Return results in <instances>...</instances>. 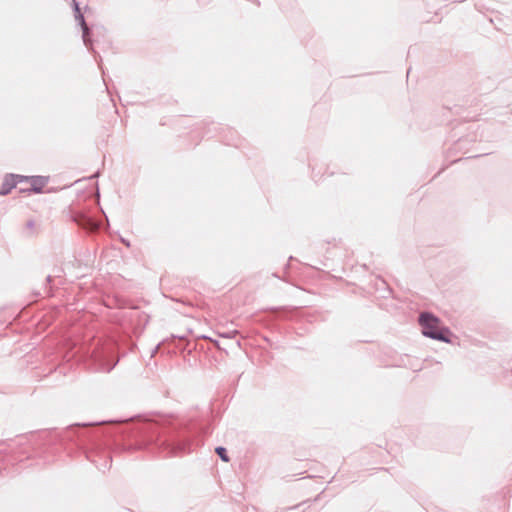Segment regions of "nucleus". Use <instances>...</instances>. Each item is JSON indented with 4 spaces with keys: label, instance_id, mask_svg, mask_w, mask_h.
<instances>
[{
    "label": "nucleus",
    "instance_id": "f257e3e1",
    "mask_svg": "<svg viewBox=\"0 0 512 512\" xmlns=\"http://www.w3.org/2000/svg\"><path fill=\"white\" fill-rule=\"evenodd\" d=\"M419 323L422 326V332L425 336L444 341L449 342V339L446 337V335L449 333V330L442 327L440 325V321L437 317L430 313H422L419 317Z\"/></svg>",
    "mask_w": 512,
    "mask_h": 512
},
{
    "label": "nucleus",
    "instance_id": "f03ea898",
    "mask_svg": "<svg viewBox=\"0 0 512 512\" xmlns=\"http://www.w3.org/2000/svg\"><path fill=\"white\" fill-rule=\"evenodd\" d=\"M26 179V177L20 176V175H10V177H7L5 181L3 182L2 188L0 190V194L6 195L8 194L16 185L18 182L23 181Z\"/></svg>",
    "mask_w": 512,
    "mask_h": 512
},
{
    "label": "nucleus",
    "instance_id": "7ed1b4c3",
    "mask_svg": "<svg viewBox=\"0 0 512 512\" xmlns=\"http://www.w3.org/2000/svg\"><path fill=\"white\" fill-rule=\"evenodd\" d=\"M75 9L78 13V15L76 16V18L79 20L81 26H82V30H83V41L85 43L86 46H88L90 44V39H89V28L87 26V24L85 23V20H84V16L80 13L79 11V7H78V4L75 3Z\"/></svg>",
    "mask_w": 512,
    "mask_h": 512
},
{
    "label": "nucleus",
    "instance_id": "20e7f679",
    "mask_svg": "<svg viewBox=\"0 0 512 512\" xmlns=\"http://www.w3.org/2000/svg\"><path fill=\"white\" fill-rule=\"evenodd\" d=\"M216 453L219 455V457L225 461V462H228L229 461V458L227 456V452H226V449L224 447H217L216 448Z\"/></svg>",
    "mask_w": 512,
    "mask_h": 512
},
{
    "label": "nucleus",
    "instance_id": "39448f33",
    "mask_svg": "<svg viewBox=\"0 0 512 512\" xmlns=\"http://www.w3.org/2000/svg\"><path fill=\"white\" fill-rule=\"evenodd\" d=\"M182 452H189V449H186V447L183 445V447L179 448Z\"/></svg>",
    "mask_w": 512,
    "mask_h": 512
},
{
    "label": "nucleus",
    "instance_id": "423d86ee",
    "mask_svg": "<svg viewBox=\"0 0 512 512\" xmlns=\"http://www.w3.org/2000/svg\"><path fill=\"white\" fill-rule=\"evenodd\" d=\"M27 225H28L29 228H32L34 226V223L30 221V222H28Z\"/></svg>",
    "mask_w": 512,
    "mask_h": 512
},
{
    "label": "nucleus",
    "instance_id": "0eeeda50",
    "mask_svg": "<svg viewBox=\"0 0 512 512\" xmlns=\"http://www.w3.org/2000/svg\"><path fill=\"white\" fill-rule=\"evenodd\" d=\"M29 191H39L37 188H32V189H29Z\"/></svg>",
    "mask_w": 512,
    "mask_h": 512
}]
</instances>
